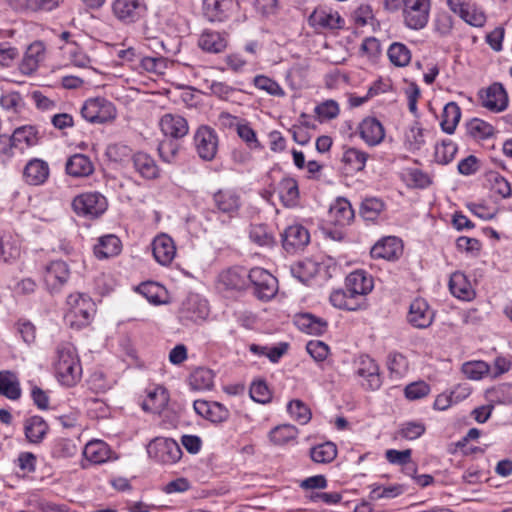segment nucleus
<instances>
[{
	"instance_id": "1",
	"label": "nucleus",
	"mask_w": 512,
	"mask_h": 512,
	"mask_svg": "<svg viewBox=\"0 0 512 512\" xmlns=\"http://www.w3.org/2000/svg\"><path fill=\"white\" fill-rule=\"evenodd\" d=\"M54 369L62 385L72 387L80 380L82 368L76 349L71 343H61L57 346Z\"/></svg>"
},
{
	"instance_id": "2",
	"label": "nucleus",
	"mask_w": 512,
	"mask_h": 512,
	"mask_svg": "<svg viewBox=\"0 0 512 512\" xmlns=\"http://www.w3.org/2000/svg\"><path fill=\"white\" fill-rule=\"evenodd\" d=\"M65 320L71 327L81 328L88 325L95 313V303L84 293H72L67 297Z\"/></svg>"
},
{
	"instance_id": "3",
	"label": "nucleus",
	"mask_w": 512,
	"mask_h": 512,
	"mask_svg": "<svg viewBox=\"0 0 512 512\" xmlns=\"http://www.w3.org/2000/svg\"><path fill=\"white\" fill-rule=\"evenodd\" d=\"M116 115L114 104L103 97L88 99L81 108V116L92 124H104L114 120Z\"/></svg>"
},
{
	"instance_id": "4",
	"label": "nucleus",
	"mask_w": 512,
	"mask_h": 512,
	"mask_svg": "<svg viewBox=\"0 0 512 512\" xmlns=\"http://www.w3.org/2000/svg\"><path fill=\"white\" fill-rule=\"evenodd\" d=\"M247 279L253 288L254 295L262 301L272 299L278 291L277 279L267 270L261 267L252 268Z\"/></svg>"
},
{
	"instance_id": "5",
	"label": "nucleus",
	"mask_w": 512,
	"mask_h": 512,
	"mask_svg": "<svg viewBox=\"0 0 512 512\" xmlns=\"http://www.w3.org/2000/svg\"><path fill=\"white\" fill-rule=\"evenodd\" d=\"M147 453L150 458L163 464H172L180 460L182 450L179 444L171 439L156 437L147 446Z\"/></svg>"
},
{
	"instance_id": "6",
	"label": "nucleus",
	"mask_w": 512,
	"mask_h": 512,
	"mask_svg": "<svg viewBox=\"0 0 512 512\" xmlns=\"http://www.w3.org/2000/svg\"><path fill=\"white\" fill-rule=\"evenodd\" d=\"M107 200L99 192H88L76 196L72 201L74 212L79 216L95 218L107 209Z\"/></svg>"
},
{
	"instance_id": "7",
	"label": "nucleus",
	"mask_w": 512,
	"mask_h": 512,
	"mask_svg": "<svg viewBox=\"0 0 512 512\" xmlns=\"http://www.w3.org/2000/svg\"><path fill=\"white\" fill-rule=\"evenodd\" d=\"M404 20L414 30L424 28L429 19L430 0H403Z\"/></svg>"
},
{
	"instance_id": "8",
	"label": "nucleus",
	"mask_w": 512,
	"mask_h": 512,
	"mask_svg": "<svg viewBox=\"0 0 512 512\" xmlns=\"http://www.w3.org/2000/svg\"><path fill=\"white\" fill-rule=\"evenodd\" d=\"M112 11L120 22L133 24L144 17L147 6L144 0H115Z\"/></svg>"
},
{
	"instance_id": "9",
	"label": "nucleus",
	"mask_w": 512,
	"mask_h": 512,
	"mask_svg": "<svg viewBox=\"0 0 512 512\" xmlns=\"http://www.w3.org/2000/svg\"><path fill=\"white\" fill-rule=\"evenodd\" d=\"M194 144L199 157L205 161L215 158L218 149V136L209 126H200L194 134Z\"/></svg>"
},
{
	"instance_id": "10",
	"label": "nucleus",
	"mask_w": 512,
	"mask_h": 512,
	"mask_svg": "<svg viewBox=\"0 0 512 512\" xmlns=\"http://www.w3.org/2000/svg\"><path fill=\"white\" fill-rule=\"evenodd\" d=\"M212 202L215 212L234 218L238 215L241 207L240 195L232 189H219L212 195Z\"/></svg>"
},
{
	"instance_id": "11",
	"label": "nucleus",
	"mask_w": 512,
	"mask_h": 512,
	"mask_svg": "<svg viewBox=\"0 0 512 512\" xmlns=\"http://www.w3.org/2000/svg\"><path fill=\"white\" fill-rule=\"evenodd\" d=\"M345 285L349 293L360 301V306L364 308L365 296L373 289L372 278L367 276L365 271L357 270L346 277Z\"/></svg>"
},
{
	"instance_id": "12",
	"label": "nucleus",
	"mask_w": 512,
	"mask_h": 512,
	"mask_svg": "<svg viewBox=\"0 0 512 512\" xmlns=\"http://www.w3.org/2000/svg\"><path fill=\"white\" fill-rule=\"evenodd\" d=\"M481 104L493 112H501L508 106V95L501 83H493L479 92Z\"/></svg>"
},
{
	"instance_id": "13",
	"label": "nucleus",
	"mask_w": 512,
	"mask_h": 512,
	"mask_svg": "<svg viewBox=\"0 0 512 512\" xmlns=\"http://www.w3.org/2000/svg\"><path fill=\"white\" fill-rule=\"evenodd\" d=\"M209 314L208 304L206 300L201 299L198 295L189 296L183 303L179 311L181 320L198 322L204 320Z\"/></svg>"
},
{
	"instance_id": "14",
	"label": "nucleus",
	"mask_w": 512,
	"mask_h": 512,
	"mask_svg": "<svg viewBox=\"0 0 512 512\" xmlns=\"http://www.w3.org/2000/svg\"><path fill=\"white\" fill-rule=\"evenodd\" d=\"M310 241L308 230L302 225H291L282 234L283 248L288 253L303 249Z\"/></svg>"
},
{
	"instance_id": "15",
	"label": "nucleus",
	"mask_w": 512,
	"mask_h": 512,
	"mask_svg": "<svg viewBox=\"0 0 512 512\" xmlns=\"http://www.w3.org/2000/svg\"><path fill=\"white\" fill-rule=\"evenodd\" d=\"M433 319L434 312L426 300L417 298L410 304L407 320L415 328H427L432 324Z\"/></svg>"
},
{
	"instance_id": "16",
	"label": "nucleus",
	"mask_w": 512,
	"mask_h": 512,
	"mask_svg": "<svg viewBox=\"0 0 512 512\" xmlns=\"http://www.w3.org/2000/svg\"><path fill=\"white\" fill-rule=\"evenodd\" d=\"M159 126L162 133L171 139H181L189 131L187 120L181 115L172 113L164 114L159 121Z\"/></svg>"
},
{
	"instance_id": "17",
	"label": "nucleus",
	"mask_w": 512,
	"mask_h": 512,
	"mask_svg": "<svg viewBox=\"0 0 512 512\" xmlns=\"http://www.w3.org/2000/svg\"><path fill=\"white\" fill-rule=\"evenodd\" d=\"M309 24L315 29H338L342 27L344 20L338 12L326 7L316 8L309 16Z\"/></svg>"
},
{
	"instance_id": "18",
	"label": "nucleus",
	"mask_w": 512,
	"mask_h": 512,
	"mask_svg": "<svg viewBox=\"0 0 512 512\" xmlns=\"http://www.w3.org/2000/svg\"><path fill=\"white\" fill-rule=\"evenodd\" d=\"M195 412L212 423L225 422L229 416V410L219 402L195 400L193 403Z\"/></svg>"
},
{
	"instance_id": "19",
	"label": "nucleus",
	"mask_w": 512,
	"mask_h": 512,
	"mask_svg": "<svg viewBox=\"0 0 512 512\" xmlns=\"http://www.w3.org/2000/svg\"><path fill=\"white\" fill-rule=\"evenodd\" d=\"M358 131L360 137L368 146L380 144L385 137V130L382 123L374 117L363 119L358 126Z\"/></svg>"
},
{
	"instance_id": "20",
	"label": "nucleus",
	"mask_w": 512,
	"mask_h": 512,
	"mask_svg": "<svg viewBox=\"0 0 512 512\" xmlns=\"http://www.w3.org/2000/svg\"><path fill=\"white\" fill-rule=\"evenodd\" d=\"M152 252L155 260L161 265H168L176 255L173 239L167 234H161L152 242Z\"/></svg>"
},
{
	"instance_id": "21",
	"label": "nucleus",
	"mask_w": 512,
	"mask_h": 512,
	"mask_svg": "<svg viewBox=\"0 0 512 512\" xmlns=\"http://www.w3.org/2000/svg\"><path fill=\"white\" fill-rule=\"evenodd\" d=\"M49 171L46 161L33 158L24 167L23 179L29 185H41L48 179Z\"/></svg>"
},
{
	"instance_id": "22",
	"label": "nucleus",
	"mask_w": 512,
	"mask_h": 512,
	"mask_svg": "<svg viewBox=\"0 0 512 512\" xmlns=\"http://www.w3.org/2000/svg\"><path fill=\"white\" fill-rule=\"evenodd\" d=\"M402 252L401 241L397 237H386L378 241L370 251L372 258L394 260Z\"/></svg>"
},
{
	"instance_id": "23",
	"label": "nucleus",
	"mask_w": 512,
	"mask_h": 512,
	"mask_svg": "<svg viewBox=\"0 0 512 512\" xmlns=\"http://www.w3.org/2000/svg\"><path fill=\"white\" fill-rule=\"evenodd\" d=\"M45 48L42 42L36 41L30 44L19 65L20 71L25 75H31L44 58Z\"/></svg>"
},
{
	"instance_id": "24",
	"label": "nucleus",
	"mask_w": 512,
	"mask_h": 512,
	"mask_svg": "<svg viewBox=\"0 0 512 512\" xmlns=\"http://www.w3.org/2000/svg\"><path fill=\"white\" fill-rule=\"evenodd\" d=\"M357 375L367 380V388L377 390L381 386V378L379 375V367L376 362L369 356H361Z\"/></svg>"
},
{
	"instance_id": "25",
	"label": "nucleus",
	"mask_w": 512,
	"mask_h": 512,
	"mask_svg": "<svg viewBox=\"0 0 512 512\" xmlns=\"http://www.w3.org/2000/svg\"><path fill=\"white\" fill-rule=\"evenodd\" d=\"M65 169L68 175L83 178L94 172V165L87 155L77 153L68 158Z\"/></svg>"
},
{
	"instance_id": "26",
	"label": "nucleus",
	"mask_w": 512,
	"mask_h": 512,
	"mask_svg": "<svg viewBox=\"0 0 512 512\" xmlns=\"http://www.w3.org/2000/svg\"><path fill=\"white\" fill-rule=\"evenodd\" d=\"M330 220L338 226L350 224L354 218V210L345 198H337L329 209Z\"/></svg>"
},
{
	"instance_id": "27",
	"label": "nucleus",
	"mask_w": 512,
	"mask_h": 512,
	"mask_svg": "<svg viewBox=\"0 0 512 512\" xmlns=\"http://www.w3.org/2000/svg\"><path fill=\"white\" fill-rule=\"evenodd\" d=\"M368 158V153L354 147H349L344 150L341 162L346 173L353 174L364 170Z\"/></svg>"
},
{
	"instance_id": "28",
	"label": "nucleus",
	"mask_w": 512,
	"mask_h": 512,
	"mask_svg": "<svg viewBox=\"0 0 512 512\" xmlns=\"http://www.w3.org/2000/svg\"><path fill=\"white\" fill-rule=\"evenodd\" d=\"M70 276V270L66 262L55 260L46 267L45 281L53 288L61 287Z\"/></svg>"
},
{
	"instance_id": "29",
	"label": "nucleus",
	"mask_w": 512,
	"mask_h": 512,
	"mask_svg": "<svg viewBox=\"0 0 512 512\" xmlns=\"http://www.w3.org/2000/svg\"><path fill=\"white\" fill-rule=\"evenodd\" d=\"M135 170L145 179L153 180L159 177V168L155 160L144 152H137L132 158Z\"/></svg>"
},
{
	"instance_id": "30",
	"label": "nucleus",
	"mask_w": 512,
	"mask_h": 512,
	"mask_svg": "<svg viewBox=\"0 0 512 512\" xmlns=\"http://www.w3.org/2000/svg\"><path fill=\"white\" fill-rule=\"evenodd\" d=\"M48 431V425L40 416H32L25 421L24 432L30 443H40Z\"/></svg>"
},
{
	"instance_id": "31",
	"label": "nucleus",
	"mask_w": 512,
	"mask_h": 512,
	"mask_svg": "<svg viewBox=\"0 0 512 512\" xmlns=\"http://www.w3.org/2000/svg\"><path fill=\"white\" fill-rule=\"evenodd\" d=\"M295 324L301 331L313 335H321L327 329V322L325 320L309 313L297 315Z\"/></svg>"
},
{
	"instance_id": "32",
	"label": "nucleus",
	"mask_w": 512,
	"mask_h": 512,
	"mask_svg": "<svg viewBox=\"0 0 512 512\" xmlns=\"http://www.w3.org/2000/svg\"><path fill=\"white\" fill-rule=\"evenodd\" d=\"M229 0H203V15L210 22H222L228 17Z\"/></svg>"
},
{
	"instance_id": "33",
	"label": "nucleus",
	"mask_w": 512,
	"mask_h": 512,
	"mask_svg": "<svg viewBox=\"0 0 512 512\" xmlns=\"http://www.w3.org/2000/svg\"><path fill=\"white\" fill-rule=\"evenodd\" d=\"M449 289L455 297L462 300H470L474 295L470 283L462 272H454L451 275Z\"/></svg>"
},
{
	"instance_id": "34",
	"label": "nucleus",
	"mask_w": 512,
	"mask_h": 512,
	"mask_svg": "<svg viewBox=\"0 0 512 512\" xmlns=\"http://www.w3.org/2000/svg\"><path fill=\"white\" fill-rule=\"evenodd\" d=\"M199 47L209 53H220L226 46V39L215 31H204L198 41Z\"/></svg>"
},
{
	"instance_id": "35",
	"label": "nucleus",
	"mask_w": 512,
	"mask_h": 512,
	"mask_svg": "<svg viewBox=\"0 0 512 512\" xmlns=\"http://www.w3.org/2000/svg\"><path fill=\"white\" fill-rule=\"evenodd\" d=\"M121 250L120 239L115 235H106L99 239L94 247V254L98 259H105L117 255Z\"/></svg>"
},
{
	"instance_id": "36",
	"label": "nucleus",
	"mask_w": 512,
	"mask_h": 512,
	"mask_svg": "<svg viewBox=\"0 0 512 512\" xmlns=\"http://www.w3.org/2000/svg\"><path fill=\"white\" fill-rule=\"evenodd\" d=\"M0 394L10 400H17L21 396L20 383L17 376L10 371H0Z\"/></svg>"
},
{
	"instance_id": "37",
	"label": "nucleus",
	"mask_w": 512,
	"mask_h": 512,
	"mask_svg": "<svg viewBox=\"0 0 512 512\" xmlns=\"http://www.w3.org/2000/svg\"><path fill=\"white\" fill-rule=\"evenodd\" d=\"M169 395L165 388L157 387L148 393L143 402V409L153 413H160L168 404Z\"/></svg>"
},
{
	"instance_id": "38",
	"label": "nucleus",
	"mask_w": 512,
	"mask_h": 512,
	"mask_svg": "<svg viewBox=\"0 0 512 512\" xmlns=\"http://www.w3.org/2000/svg\"><path fill=\"white\" fill-rule=\"evenodd\" d=\"M461 118V109L456 102H449L444 106L441 128L447 134H453Z\"/></svg>"
},
{
	"instance_id": "39",
	"label": "nucleus",
	"mask_w": 512,
	"mask_h": 512,
	"mask_svg": "<svg viewBox=\"0 0 512 512\" xmlns=\"http://www.w3.org/2000/svg\"><path fill=\"white\" fill-rule=\"evenodd\" d=\"M245 269L231 268L220 275V282L228 289L241 290L247 286Z\"/></svg>"
},
{
	"instance_id": "40",
	"label": "nucleus",
	"mask_w": 512,
	"mask_h": 512,
	"mask_svg": "<svg viewBox=\"0 0 512 512\" xmlns=\"http://www.w3.org/2000/svg\"><path fill=\"white\" fill-rule=\"evenodd\" d=\"M330 303L342 310L356 311L362 309L360 301L356 300L347 289H337L330 294Z\"/></svg>"
},
{
	"instance_id": "41",
	"label": "nucleus",
	"mask_w": 512,
	"mask_h": 512,
	"mask_svg": "<svg viewBox=\"0 0 512 512\" xmlns=\"http://www.w3.org/2000/svg\"><path fill=\"white\" fill-rule=\"evenodd\" d=\"M278 193L282 203L285 206H294L299 197L297 181L293 178H283L279 182Z\"/></svg>"
},
{
	"instance_id": "42",
	"label": "nucleus",
	"mask_w": 512,
	"mask_h": 512,
	"mask_svg": "<svg viewBox=\"0 0 512 512\" xmlns=\"http://www.w3.org/2000/svg\"><path fill=\"white\" fill-rule=\"evenodd\" d=\"M189 383L193 390H210L214 385V372L211 369L199 367L191 373Z\"/></svg>"
},
{
	"instance_id": "43",
	"label": "nucleus",
	"mask_w": 512,
	"mask_h": 512,
	"mask_svg": "<svg viewBox=\"0 0 512 512\" xmlns=\"http://www.w3.org/2000/svg\"><path fill=\"white\" fill-rule=\"evenodd\" d=\"M0 255L5 263H12L16 261L21 255L19 240L10 235L1 237Z\"/></svg>"
},
{
	"instance_id": "44",
	"label": "nucleus",
	"mask_w": 512,
	"mask_h": 512,
	"mask_svg": "<svg viewBox=\"0 0 512 512\" xmlns=\"http://www.w3.org/2000/svg\"><path fill=\"white\" fill-rule=\"evenodd\" d=\"M10 137L15 148L19 147L22 143H24L26 147H32L35 146L39 140L38 130L34 126L18 127Z\"/></svg>"
},
{
	"instance_id": "45",
	"label": "nucleus",
	"mask_w": 512,
	"mask_h": 512,
	"mask_svg": "<svg viewBox=\"0 0 512 512\" xmlns=\"http://www.w3.org/2000/svg\"><path fill=\"white\" fill-rule=\"evenodd\" d=\"M298 435V429L290 424L276 426L269 432V439L274 445H285L295 440Z\"/></svg>"
},
{
	"instance_id": "46",
	"label": "nucleus",
	"mask_w": 512,
	"mask_h": 512,
	"mask_svg": "<svg viewBox=\"0 0 512 512\" xmlns=\"http://www.w3.org/2000/svg\"><path fill=\"white\" fill-rule=\"evenodd\" d=\"M388 58L392 64L397 67H405L411 61V52L409 48L400 42H394L387 51Z\"/></svg>"
},
{
	"instance_id": "47",
	"label": "nucleus",
	"mask_w": 512,
	"mask_h": 512,
	"mask_svg": "<svg viewBox=\"0 0 512 512\" xmlns=\"http://www.w3.org/2000/svg\"><path fill=\"white\" fill-rule=\"evenodd\" d=\"M337 456V447L332 442H325L310 449V457L316 463H330Z\"/></svg>"
},
{
	"instance_id": "48",
	"label": "nucleus",
	"mask_w": 512,
	"mask_h": 512,
	"mask_svg": "<svg viewBox=\"0 0 512 512\" xmlns=\"http://www.w3.org/2000/svg\"><path fill=\"white\" fill-rule=\"evenodd\" d=\"M457 150H458V147L452 140H449V139L443 140V141H441V143H439L435 146V152H434L435 161L438 164L446 165L454 159V157L457 153Z\"/></svg>"
},
{
	"instance_id": "49",
	"label": "nucleus",
	"mask_w": 512,
	"mask_h": 512,
	"mask_svg": "<svg viewBox=\"0 0 512 512\" xmlns=\"http://www.w3.org/2000/svg\"><path fill=\"white\" fill-rule=\"evenodd\" d=\"M249 238L253 243L259 246L270 247L274 244L273 234L264 224L251 225L249 230Z\"/></svg>"
},
{
	"instance_id": "50",
	"label": "nucleus",
	"mask_w": 512,
	"mask_h": 512,
	"mask_svg": "<svg viewBox=\"0 0 512 512\" xmlns=\"http://www.w3.org/2000/svg\"><path fill=\"white\" fill-rule=\"evenodd\" d=\"M467 133L475 139H486L493 135L494 128L489 123L473 118L466 124Z\"/></svg>"
},
{
	"instance_id": "51",
	"label": "nucleus",
	"mask_w": 512,
	"mask_h": 512,
	"mask_svg": "<svg viewBox=\"0 0 512 512\" xmlns=\"http://www.w3.org/2000/svg\"><path fill=\"white\" fill-rule=\"evenodd\" d=\"M316 271V264L311 260L299 261L291 266L293 277L297 278L302 283L309 281L315 275Z\"/></svg>"
},
{
	"instance_id": "52",
	"label": "nucleus",
	"mask_w": 512,
	"mask_h": 512,
	"mask_svg": "<svg viewBox=\"0 0 512 512\" xmlns=\"http://www.w3.org/2000/svg\"><path fill=\"white\" fill-rule=\"evenodd\" d=\"M384 208V203L377 198H366L360 207V215L366 221H374Z\"/></svg>"
},
{
	"instance_id": "53",
	"label": "nucleus",
	"mask_w": 512,
	"mask_h": 512,
	"mask_svg": "<svg viewBox=\"0 0 512 512\" xmlns=\"http://www.w3.org/2000/svg\"><path fill=\"white\" fill-rule=\"evenodd\" d=\"M287 410L290 416L304 425L307 424L311 419V411L308 406L301 400L295 399L288 403Z\"/></svg>"
},
{
	"instance_id": "54",
	"label": "nucleus",
	"mask_w": 512,
	"mask_h": 512,
	"mask_svg": "<svg viewBox=\"0 0 512 512\" xmlns=\"http://www.w3.org/2000/svg\"><path fill=\"white\" fill-rule=\"evenodd\" d=\"M85 458L93 463H102L107 458V450L101 442H89L83 451Z\"/></svg>"
},
{
	"instance_id": "55",
	"label": "nucleus",
	"mask_w": 512,
	"mask_h": 512,
	"mask_svg": "<svg viewBox=\"0 0 512 512\" xmlns=\"http://www.w3.org/2000/svg\"><path fill=\"white\" fill-rule=\"evenodd\" d=\"M426 431V426L421 421H409L402 424L399 435L407 440H415Z\"/></svg>"
},
{
	"instance_id": "56",
	"label": "nucleus",
	"mask_w": 512,
	"mask_h": 512,
	"mask_svg": "<svg viewBox=\"0 0 512 512\" xmlns=\"http://www.w3.org/2000/svg\"><path fill=\"white\" fill-rule=\"evenodd\" d=\"M254 85L273 96L283 97L285 95L284 90L276 81L264 75H257L254 78Z\"/></svg>"
},
{
	"instance_id": "57",
	"label": "nucleus",
	"mask_w": 512,
	"mask_h": 512,
	"mask_svg": "<svg viewBox=\"0 0 512 512\" xmlns=\"http://www.w3.org/2000/svg\"><path fill=\"white\" fill-rule=\"evenodd\" d=\"M20 53L17 47L10 42L0 43V66L8 68L18 59Z\"/></svg>"
},
{
	"instance_id": "58",
	"label": "nucleus",
	"mask_w": 512,
	"mask_h": 512,
	"mask_svg": "<svg viewBox=\"0 0 512 512\" xmlns=\"http://www.w3.org/2000/svg\"><path fill=\"white\" fill-rule=\"evenodd\" d=\"M467 378L478 380L489 372V366L484 361L467 362L462 367Z\"/></svg>"
},
{
	"instance_id": "59",
	"label": "nucleus",
	"mask_w": 512,
	"mask_h": 512,
	"mask_svg": "<svg viewBox=\"0 0 512 512\" xmlns=\"http://www.w3.org/2000/svg\"><path fill=\"white\" fill-rule=\"evenodd\" d=\"M305 497L313 503H325L327 505L337 504L342 500V495L338 492H319L310 491Z\"/></svg>"
},
{
	"instance_id": "60",
	"label": "nucleus",
	"mask_w": 512,
	"mask_h": 512,
	"mask_svg": "<svg viewBox=\"0 0 512 512\" xmlns=\"http://www.w3.org/2000/svg\"><path fill=\"white\" fill-rule=\"evenodd\" d=\"M339 105L334 100H326L315 107V113L321 120L334 119L339 114Z\"/></svg>"
},
{
	"instance_id": "61",
	"label": "nucleus",
	"mask_w": 512,
	"mask_h": 512,
	"mask_svg": "<svg viewBox=\"0 0 512 512\" xmlns=\"http://www.w3.org/2000/svg\"><path fill=\"white\" fill-rule=\"evenodd\" d=\"M250 396L251 398L258 403H267L271 399L270 390L263 380H258L252 383L250 387Z\"/></svg>"
},
{
	"instance_id": "62",
	"label": "nucleus",
	"mask_w": 512,
	"mask_h": 512,
	"mask_svg": "<svg viewBox=\"0 0 512 512\" xmlns=\"http://www.w3.org/2000/svg\"><path fill=\"white\" fill-rule=\"evenodd\" d=\"M405 397L409 400H418L430 393V386L424 381L408 384L404 390Z\"/></svg>"
},
{
	"instance_id": "63",
	"label": "nucleus",
	"mask_w": 512,
	"mask_h": 512,
	"mask_svg": "<svg viewBox=\"0 0 512 512\" xmlns=\"http://www.w3.org/2000/svg\"><path fill=\"white\" fill-rule=\"evenodd\" d=\"M387 366L391 373L401 375L408 369L406 357L399 352H391L387 358Z\"/></svg>"
},
{
	"instance_id": "64",
	"label": "nucleus",
	"mask_w": 512,
	"mask_h": 512,
	"mask_svg": "<svg viewBox=\"0 0 512 512\" xmlns=\"http://www.w3.org/2000/svg\"><path fill=\"white\" fill-rule=\"evenodd\" d=\"M140 64L145 71L156 74H163L167 66L163 57H143Z\"/></svg>"
}]
</instances>
